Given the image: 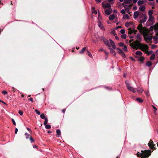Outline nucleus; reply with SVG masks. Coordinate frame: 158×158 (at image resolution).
<instances>
[{"mask_svg": "<svg viewBox=\"0 0 158 158\" xmlns=\"http://www.w3.org/2000/svg\"><path fill=\"white\" fill-rule=\"evenodd\" d=\"M119 45L120 47H123L125 45L123 43L121 42L119 43Z\"/></svg>", "mask_w": 158, "mask_h": 158, "instance_id": "a19ab883", "label": "nucleus"}, {"mask_svg": "<svg viewBox=\"0 0 158 158\" xmlns=\"http://www.w3.org/2000/svg\"><path fill=\"white\" fill-rule=\"evenodd\" d=\"M135 54L139 56H141L142 55V52L140 51H137L135 53Z\"/></svg>", "mask_w": 158, "mask_h": 158, "instance_id": "4be33fe9", "label": "nucleus"}, {"mask_svg": "<svg viewBox=\"0 0 158 158\" xmlns=\"http://www.w3.org/2000/svg\"><path fill=\"white\" fill-rule=\"evenodd\" d=\"M141 41L139 40H136L134 42L131 44L132 45V47L133 49H135L136 50H137L138 48L140 49H141L143 51H144V49L148 50V47L146 44H143L140 43Z\"/></svg>", "mask_w": 158, "mask_h": 158, "instance_id": "f03ea898", "label": "nucleus"}, {"mask_svg": "<svg viewBox=\"0 0 158 158\" xmlns=\"http://www.w3.org/2000/svg\"><path fill=\"white\" fill-rule=\"evenodd\" d=\"M117 12H118V11H117V10H114V13H117Z\"/></svg>", "mask_w": 158, "mask_h": 158, "instance_id": "338daca9", "label": "nucleus"}, {"mask_svg": "<svg viewBox=\"0 0 158 158\" xmlns=\"http://www.w3.org/2000/svg\"><path fill=\"white\" fill-rule=\"evenodd\" d=\"M152 107L153 108V109H154V113H155L156 112L157 109L156 108V107L154 106H152Z\"/></svg>", "mask_w": 158, "mask_h": 158, "instance_id": "09e8293b", "label": "nucleus"}, {"mask_svg": "<svg viewBox=\"0 0 158 158\" xmlns=\"http://www.w3.org/2000/svg\"><path fill=\"white\" fill-rule=\"evenodd\" d=\"M133 41L134 40L133 39L129 41V43L131 44L130 46H132V45H131V44H132L131 43L132 41Z\"/></svg>", "mask_w": 158, "mask_h": 158, "instance_id": "052dcab7", "label": "nucleus"}, {"mask_svg": "<svg viewBox=\"0 0 158 158\" xmlns=\"http://www.w3.org/2000/svg\"><path fill=\"white\" fill-rule=\"evenodd\" d=\"M130 58L133 61H135V59L132 57H130Z\"/></svg>", "mask_w": 158, "mask_h": 158, "instance_id": "69168bd1", "label": "nucleus"}, {"mask_svg": "<svg viewBox=\"0 0 158 158\" xmlns=\"http://www.w3.org/2000/svg\"><path fill=\"white\" fill-rule=\"evenodd\" d=\"M104 43L108 47H110L111 45L110 44L109 42L107 39H106L105 38H103L102 39Z\"/></svg>", "mask_w": 158, "mask_h": 158, "instance_id": "0eeeda50", "label": "nucleus"}, {"mask_svg": "<svg viewBox=\"0 0 158 158\" xmlns=\"http://www.w3.org/2000/svg\"><path fill=\"white\" fill-rule=\"evenodd\" d=\"M18 131V129L17 128H15V134H16L17 133Z\"/></svg>", "mask_w": 158, "mask_h": 158, "instance_id": "680f3d73", "label": "nucleus"}, {"mask_svg": "<svg viewBox=\"0 0 158 158\" xmlns=\"http://www.w3.org/2000/svg\"><path fill=\"white\" fill-rule=\"evenodd\" d=\"M25 135L27 139H28L29 137L30 136V135L27 132L25 133Z\"/></svg>", "mask_w": 158, "mask_h": 158, "instance_id": "7c9ffc66", "label": "nucleus"}, {"mask_svg": "<svg viewBox=\"0 0 158 158\" xmlns=\"http://www.w3.org/2000/svg\"><path fill=\"white\" fill-rule=\"evenodd\" d=\"M120 32L122 34H124L125 33V31L124 29H121L120 31Z\"/></svg>", "mask_w": 158, "mask_h": 158, "instance_id": "8fccbe9b", "label": "nucleus"}, {"mask_svg": "<svg viewBox=\"0 0 158 158\" xmlns=\"http://www.w3.org/2000/svg\"><path fill=\"white\" fill-rule=\"evenodd\" d=\"M98 26L101 28H102V30H105V29L103 27L102 24L101 23V22H99L98 23Z\"/></svg>", "mask_w": 158, "mask_h": 158, "instance_id": "a211bd4d", "label": "nucleus"}, {"mask_svg": "<svg viewBox=\"0 0 158 158\" xmlns=\"http://www.w3.org/2000/svg\"><path fill=\"white\" fill-rule=\"evenodd\" d=\"M86 49V47L83 48L79 52L80 53L82 54L84 52V51Z\"/></svg>", "mask_w": 158, "mask_h": 158, "instance_id": "a878e982", "label": "nucleus"}, {"mask_svg": "<svg viewBox=\"0 0 158 158\" xmlns=\"http://www.w3.org/2000/svg\"><path fill=\"white\" fill-rule=\"evenodd\" d=\"M112 11V9L111 8L105 10V13L107 15H109L110 14Z\"/></svg>", "mask_w": 158, "mask_h": 158, "instance_id": "9b49d317", "label": "nucleus"}, {"mask_svg": "<svg viewBox=\"0 0 158 158\" xmlns=\"http://www.w3.org/2000/svg\"><path fill=\"white\" fill-rule=\"evenodd\" d=\"M146 65L147 66L150 67L152 65V63L151 61H148L146 63Z\"/></svg>", "mask_w": 158, "mask_h": 158, "instance_id": "aec40b11", "label": "nucleus"}, {"mask_svg": "<svg viewBox=\"0 0 158 158\" xmlns=\"http://www.w3.org/2000/svg\"><path fill=\"white\" fill-rule=\"evenodd\" d=\"M144 3L143 1L139 0L138 2V4L139 6H140Z\"/></svg>", "mask_w": 158, "mask_h": 158, "instance_id": "b1692460", "label": "nucleus"}, {"mask_svg": "<svg viewBox=\"0 0 158 158\" xmlns=\"http://www.w3.org/2000/svg\"><path fill=\"white\" fill-rule=\"evenodd\" d=\"M56 132L57 135H58V136L60 135L61 134L60 131L59 129H57L56 131Z\"/></svg>", "mask_w": 158, "mask_h": 158, "instance_id": "c85d7f7f", "label": "nucleus"}, {"mask_svg": "<svg viewBox=\"0 0 158 158\" xmlns=\"http://www.w3.org/2000/svg\"><path fill=\"white\" fill-rule=\"evenodd\" d=\"M140 33L143 35L145 41H151L152 39V36H148V29L145 27H143L142 24H139L137 27Z\"/></svg>", "mask_w": 158, "mask_h": 158, "instance_id": "f257e3e1", "label": "nucleus"}, {"mask_svg": "<svg viewBox=\"0 0 158 158\" xmlns=\"http://www.w3.org/2000/svg\"><path fill=\"white\" fill-rule=\"evenodd\" d=\"M30 140L31 141V143H33L34 142V139L31 136L30 137Z\"/></svg>", "mask_w": 158, "mask_h": 158, "instance_id": "a18cd8bd", "label": "nucleus"}, {"mask_svg": "<svg viewBox=\"0 0 158 158\" xmlns=\"http://www.w3.org/2000/svg\"><path fill=\"white\" fill-rule=\"evenodd\" d=\"M93 13L95 14H97L98 13V12L96 10H94L93 11Z\"/></svg>", "mask_w": 158, "mask_h": 158, "instance_id": "0e129e2a", "label": "nucleus"}, {"mask_svg": "<svg viewBox=\"0 0 158 158\" xmlns=\"http://www.w3.org/2000/svg\"><path fill=\"white\" fill-rule=\"evenodd\" d=\"M110 43V45L111 46L113 49H116L115 44L114 42L111 40L110 39H109Z\"/></svg>", "mask_w": 158, "mask_h": 158, "instance_id": "f8f14e48", "label": "nucleus"}, {"mask_svg": "<svg viewBox=\"0 0 158 158\" xmlns=\"http://www.w3.org/2000/svg\"><path fill=\"white\" fill-rule=\"evenodd\" d=\"M120 55H121L123 57L125 58L126 57V56L125 54L123 53V52H122Z\"/></svg>", "mask_w": 158, "mask_h": 158, "instance_id": "49530a36", "label": "nucleus"}, {"mask_svg": "<svg viewBox=\"0 0 158 158\" xmlns=\"http://www.w3.org/2000/svg\"><path fill=\"white\" fill-rule=\"evenodd\" d=\"M130 22H127L125 23V26L127 27H128L129 26Z\"/></svg>", "mask_w": 158, "mask_h": 158, "instance_id": "79ce46f5", "label": "nucleus"}, {"mask_svg": "<svg viewBox=\"0 0 158 158\" xmlns=\"http://www.w3.org/2000/svg\"><path fill=\"white\" fill-rule=\"evenodd\" d=\"M108 48L110 50V52L112 54H113V56H115L116 53L113 50L112 48H111L110 47H109Z\"/></svg>", "mask_w": 158, "mask_h": 158, "instance_id": "ddd939ff", "label": "nucleus"}, {"mask_svg": "<svg viewBox=\"0 0 158 158\" xmlns=\"http://www.w3.org/2000/svg\"><path fill=\"white\" fill-rule=\"evenodd\" d=\"M145 7L144 6H142L139 7V10L142 11L143 12L145 10Z\"/></svg>", "mask_w": 158, "mask_h": 158, "instance_id": "2eb2a0df", "label": "nucleus"}, {"mask_svg": "<svg viewBox=\"0 0 158 158\" xmlns=\"http://www.w3.org/2000/svg\"><path fill=\"white\" fill-rule=\"evenodd\" d=\"M111 33L112 34H113L114 35H116V33L115 32V30H113L111 31Z\"/></svg>", "mask_w": 158, "mask_h": 158, "instance_id": "864d4df0", "label": "nucleus"}, {"mask_svg": "<svg viewBox=\"0 0 158 158\" xmlns=\"http://www.w3.org/2000/svg\"><path fill=\"white\" fill-rule=\"evenodd\" d=\"M136 100L139 102L141 103L143 102V100L141 98H136Z\"/></svg>", "mask_w": 158, "mask_h": 158, "instance_id": "412c9836", "label": "nucleus"}, {"mask_svg": "<svg viewBox=\"0 0 158 158\" xmlns=\"http://www.w3.org/2000/svg\"><path fill=\"white\" fill-rule=\"evenodd\" d=\"M155 58V55L154 54H153L150 57V59L151 60H153Z\"/></svg>", "mask_w": 158, "mask_h": 158, "instance_id": "473e14b6", "label": "nucleus"}, {"mask_svg": "<svg viewBox=\"0 0 158 158\" xmlns=\"http://www.w3.org/2000/svg\"><path fill=\"white\" fill-rule=\"evenodd\" d=\"M144 49V52L145 51V50H147L146 52L148 55H150V54H151L152 53V52H153V51H148V49L146 50V49Z\"/></svg>", "mask_w": 158, "mask_h": 158, "instance_id": "c756f323", "label": "nucleus"}, {"mask_svg": "<svg viewBox=\"0 0 158 158\" xmlns=\"http://www.w3.org/2000/svg\"><path fill=\"white\" fill-rule=\"evenodd\" d=\"M148 145L151 149L153 150H155L156 149V148L155 147V145L154 144L153 141L151 139L150 140V141L148 143Z\"/></svg>", "mask_w": 158, "mask_h": 158, "instance_id": "39448f33", "label": "nucleus"}, {"mask_svg": "<svg viewBox=\"0 0 158 158\" xmlns=\"http://www.w3.org/2000/svg\"><path fill=\"white\" fill-rule=\"evenodd\" d=\"M157 36H154L153 37V39L155 41H156L158 40V38L157 37Z\"/></svg>", "mask_w": 158, "mask_h": 158, "instance_id": "13d9d810", "label": "nucleus"}, {"mask_svg": "<svg viewBox=\"0 0 158 158\" xmlns=\"http://www.w3.org/2000/svg\"><path fill=\"white\" fill-rule=\"evenodd\" d=\"M116 49L118 50V53L120 55L121 53H122V52H123V51L122 50H121L120 49L117 48H116Z\"/></svg>", "mask_w": 158, "mask_h": 158, "instance_id": "bb28decb", "label": "nucleus"}, {"mask_svg": "<svg viewBox=\"0 0 158 158\" xmlns=\"http://www.w3.org/2000/svg\"><path fill=\"white\" fill-rule=\"evenodd\" d=\"M131 2V0H124V3L126 4H130Z\"/></svg>", "mask_w": 158, "mask_h": 158, "instance_id": "6ab92c4d", "label": "nucleus"}, {"mask_svg": "<svg viewBox=\"0 0 158 158\" xmlns=\"http://www.w3.org/2000/svg\"><path fill=\"white\" fill-rule=\"evenodd\" d=\"M28 100L31 101L32 102H33V99L32 98H31L28 99Z\"/></svg>", "mask_w": 158, "mask_h": 158, "instance_id": "bf43d9fd", "label": "nucleus"}, {"mask_svg": "<svg viewBox=\"0 0 158 158\" xmlns=\"http://www.w3.org/2000/svg\"><path fill=\"white\" fill-rule=\"evenodd\" d=\"M143 90L140 88H138L137 90V91L139 93H142Z\"/></svg>", "mask_w": 158, "mask_h": 158, "instance_id": "72a5a7b5", "label": "nucleus"}, {"mask_svg": "<svg viewBox=\"0 0 158 158\" xmlns=\"http://www.w3.org/2000/svg\"><path fill=\"white\" fill-rule=\"evenodd\" d=\"M123 47H124V48H123V49L125 51H127V47L126 46V45H125Z\"/></svg>", "mask_w": 158, "mask_h": 158, "instance_id": "37998d69", "label": "nucleus"}, {"mask_svg": "<svg viewBox=\"0 0 158 158\" xmlns=\"http://www.w3.org/2000/svg\"><path fill=\"white\" fill-rule=\"evenodd\" d=\"M95 1L98 3H100L101 2V0H95Z\"/></svg>", "mask_w": 158, "mask_h": 158, "instance_id": "e2e57ef3", "label": "nucleus"}, {"mask_svg": "<svg viewBox=\"0 0 158 158\" xmlns=\"http://www.w3.org/2000/svg\"><path fill=\"white\" fill-rule=\"evenodd\" d=\"M137 7L136 6H135L133 7V10H137Z\"/></svg>", "mask_w": 158, "mask_h": 158, "instance_id": "4d7b16f0", "label": "nucleus"}, {"mask_svg": "<svg viewBox=\"0 0 158 158\" xmlns=\"http://www.w3.org/2000/svg\"><path fill=\"white\" fill-rule=\"evenodd\" d=\"M35 113H37L38 115H40V112L37 109H35Z\"/></svg>", "mask_w": 158, "mask_h": 158, "instance_id": "ea45409f", "label": "nucleus"}, {"mask_svg": "<svg viewBox=\"0 0 158 158\" xmlns=\"http://www.w3.org/2000/svg\"><path fill=\"white\" fill-rule=\"evenodd\" d=\"M40 117L42 119H45V118H45V115L44 114H41L40 115Z\"/></svg>", "mask_w": 158, "mask_h": 158, "instance_id": "f704fd0d", "label": "nucleus"}, {"mask_svg": "<svg viewBox=\"0 0 158 158\" xmlns=\"http://www.w3.org/2000/svg\"><path fill=\"white\" fill-rule=\"evenodd\" d=\"M125 83L126 85V86L127 89L133 92L134 93L135 92V90L134 88L130 86V84L127 82V81H125Z\"/></svg>", "mask_w": 158, "mask_h": 158, "instance_id": "20e7f679", "label": "nucleus"}, {"mask_svg": "<svg viewBox=\"0 0 158 158\" xmlns=\"http://www.w3.org/2000/svg\"><path fill=\"white\" fill-rule=\"evenodd\" d=\"M19 113L21 115H22L23 114V111L22 110H19Z\"/></svg>", "mask_w": 158, "mask_h": 158, "instance_id": "3c124183", "label": "nucleus"}, {"mask_svg": "<svg viewBox=\"0 0 158 158\" xmlns=\"http://www.w3.org/2000/svg\"><path fill=\"white\" fill-rule=\"evenodd\" d=\"M148 21L152 22L154 20V17L152 16H149Z\"/></svg>", "mask_w": 158, "mask_h": 158, "instance_id": "5701e85b", "label": "nucleus"}, {"mask_svg": "<svg viewBox=\"0 0 158 158\" xmlns=\"http://www.w3.org/2000/svg\"><path fill=\"white\" fill-rule=\"evenodd\" d=\"M123 17L125 19H128L129 18V16L127 14H126L123 16Z\"/></svg>", "mask_w": 158, "mask_h": 158, "instance_id": "cd10ccee", "label": "nucleus"}, {"mask_svg": "<svg viewBox=\"0 0 158 158\" xmlns=\"http://www.w3.org/2000/svg\"><path fill=\"white\" fill-rule=\"evenodd\" d=\"M45 125V128L47 129H49L51 128V126L49 125H47L46 124Z\"/></svg>", "mask_w": 158, "mask_h": 158, "instance_id": "c9c22d12", "label": "nucleus"}, {"mask_svg": "<svg viewBox=\"0 0 158 158\" xmlns=\"http://www.w3.org/2000/svg\"><path fill=\"white\" fill-rule=\"evenodd\" d=\"M102 4L103 6V7L104 8H108V9H111V6L110 4L109 3H107L105 4H104V2L102 3Z\"/></svg>", "mask_w": 158, "mask_h": 158, "instance_id": "1a4fd4ad", "label": "nucleus"}, {"mask_svg": "<svg viewBox=\"0 0 158 158\" xmlns=\"http://www.w3.org/2000/svg\"><path fill=\"white\" fill-rule=\"evenodd\" d=\"M153 10H150L148 11V15L149 16H152L153 13Z\"/></svg>", "mask_w": 158, "mask_h": 158, "instance_id": "393cba45", "label": "nucleus"}, {"mask_svg": "<svg viewBox=\"0 0 158 158\" xmlns=\"http://www.w3.org/2000/svg\"><path fill=\"white\" fill-rule=\"evenodd\" d=\"M158 24L156 23L154 25V29L155 32L156 33V35L158 37Z\"/></svg>", "mask_w": 158, "mask_h": 158, "instance_id": "9d476101", "label": "nucleus"}, {"mask_svg": "<svg viewBox=\"0 0 158 158\" xmlns=\"http://www.w3.org/2000/svg\"><path fill=\"white\" fill-rule=\"evenodd\" d=\"M128 30L129 31L128 32V34L129 35H131L132 33H134L135 34H136L138 32V31L137 30L135 29L132 30L131 28H129Z\"/></svg>", "mask_w": 158, "mask_h": 158, "instance_id": "6e6552de", "label": "nucleus"}, {"mask_svg": "<svg viewBox=\"0 0 158 158\" xmlns=\"http://www.w3.org/2000/svg\"><path fill=\"white\" fill-rule=\"evenodd\" d=\"M120 12L123 14L124 15L126 13L125 10L124 9H122L121 10Z\"/></svg>", "mask_w": 158, "mask_h": 158, "instance_id": "c03bdc74", "label": "nucleus"}, {"mask_svg": "<svg viewBox=\"0 0 158 158\" xmlns=\"http://www.w3.org/2000/svg\"><path fill=\"white\" fill-rule=\"evenodd\" d=\"M2 93L3 94H6L7 93V92L6 91H3L2 92Z\"/></svg>", "mask_w": 158, "mask_h": 158, "instance_id": "6e6d98bb", "label": "nucleus"}, {"mask_svg": "<svg viewBox=\"0 0 158 158\" xmlns=\"http://www.w3.org/2000/svg\"><path fill=\"white\" fill-rule=\"evenodd\" d=\"M136 38L137 39V40H139V41H141L142 39L140 34H138L136 36Z\"/></svg>", "mask_w": 158, "mask_h": 158, "instance_id": "dca6fc26", "label": "nucleus"}, {"mask_svg": "<svg viewBox=\"0 0 158 158\" xmlns=\"http://www.w3.org/2000/svg\"><path fill=\"white\" fill-rule=\"evenodd\" d=\"M142 16H143V19L142 20L140 19L139 20V23H140V24H141L142 23L145 22L147 20V16L146 15H144V14H142V16L140 17V18H142Z\"/></svg>", "mask_w": 158, "mask_h": 158, "instance_id": "423d86ee", "label": "nucleus"}, {"mask_svg": "<svg viewBox=\"0 0 158 158\" xmlns=\"http://www.w3.org/2000/svg\"><path fill=\"white\" fill-rule=\"evenodd\" d=\"M151 154L150 150H144L141 151V152H138L136 155L138 157H141V158H146L149 157Z\"/></svg>", "mask_w": 158, "mask_h": 158, "instance_id": "7ed1b4c3", "label": "nucleus"}, {"mask_svg": "<svg viewBox=\"0 0 158 158\" xmlns=\"http://www.w3.org/2000/svg\"><path fill=\"white\" fill-rule=\"evenodd\" d=\"M144 60V57L142 56V57H140L139 58V60L141 62H142Z\"/></svg>", "mask_w": 158, "mask_h": 158, "instance_id": "e433bc0d", "label": "nucleus"}, {"mask_svg": "<svg viewBox=\"0 0 158 158\" xmlns=\"http://www.w3.org/2000/svg\"><path fill=\"white\" fill-rule=\"evenodd\" d=\"M44 120L45 121L44 123V125H45L47 124L48 122V119L47 118H46Z\"/></svg>", "mask_w": 158, "mask_h": 158, "instance_id": "2f4dec72", "label": "nucleus"}, {"mask_svg": "<svg viewBox=\"0 0 158 158\" xmlns=\"http://www.w3.org/2000/svg\"><path fill=\"white\" fill-rule=\"evenodd\" d=\"M157 47V46L155 45H152V48L153 49L155 48H156Z\"/></svg>", "mask_w": 158, "mask_h": 158, "instance_id": "5fc2aeb1", "label": "nucleus"}, {"mask_svg": "<svg viewBox=\"0 0 158 158\" xmlns=\"http://www.w3.org/2000/svg\"><path fill=\"white\" fill-rule=\"evenodd\" d=\"M115 18V16L114 14L110 15L109 18V20H113Z\"/></svg>", "mask_w": 158, "mask_h": 158, "instance_id": "f3484780", "label": "nucleus"}, {"mask_svg": "<svg viewBox=\"0 0 158 158\" xmlns=\"http://www.w3.org/2000/svg\"><path fill=\"white\" fill-rule=\"evenodd\" d=\"M137 1V0H133V2L134 3H136Z\"/></svg>", "mask_w": 158, "mask_h": 158, "instance_id": "774afa93", "label": "nucleus"}, {"mask_svg": "<svg viewBox=\"0 0 158 158\" xmlns=\"http://www.w3.org/2000/svg\"><path fill=\"white\" fill-rule=\"evenodd\" d=\"M87 52H88V55L90 57H92V55L91 54V53L90 52H89L88 50H87Z\"/></svg>", "mask_w": 158, "mask_h": 158, "instance_id": "de8ad7c7", "label": "nucleus"}, {"mask_svg": "<svg viewBox=\"0 0 158 158\" xmlns=\"http://www.w3.org/2000/svg\"><path fill=\"white\" fill-rule=\"evenodd\" d=\"M139 13L138 11H135L134 13L133 17L134 19H136L139 15Z\"/></svg>", "mask_w": 158, "mask_h": 158, "instance_id": "4468645a", "label": "nucleus"}, {"mask_svg": "<svg viewBox=\"0 0 158 158\" xmlns=\"http://www.w3.org/2000/svg\"><path fill=\"white\" fill-rule=\"evenodd\" d=\"M11 120H12V121L13 124L14 125H16V123H15V121L14 120V119L13 118H12L11 119Z\"/></svg>", "mask_w": 158, "mask_h": 158, "instance_id": "603ef678", "label": "nucleus"}, {"mask_svg": "<svg viewBox=\"0 0 158 158\" xmlns=\"http://www.w3.org/2000/svg\"><path fill=\"white\" fill-rule=\"evenodd\" d=\"M127 35L126 34L122 35L121 36V37L122 39H125L126 38Z\"/></svg>", "mask_w": 158, "mask_h": 158, "instance_id": "58836bf2", "label": "nucleus"}, {"mask_svg": "<svg viewBox=\"0 0 158 158\" xmlns=\"http://www.w3.org/2000/svg\"><path fill=\"white\" fill-rule=\"evenodd\" d=\"M154 27H155V26H154V25H153V26H151L150 28H149V30L150 31H152L153 30V29H154Z\"/></svg>", "mask_w": 158, "mask_h": 158, "instance_id": "4c0bfd02", "label": "nucleus"}]
</instances>
